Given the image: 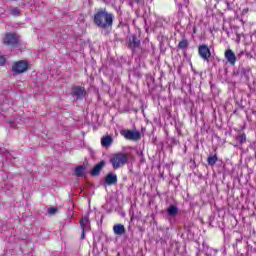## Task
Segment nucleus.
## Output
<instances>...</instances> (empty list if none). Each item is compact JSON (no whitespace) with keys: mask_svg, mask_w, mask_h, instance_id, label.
<instances>
[{"mask_svg":"<svg viewBox=\"0 0 256 256\" xmlns=\"http://www.w3.org/2000/svg\"><path fill=\"white\" fill-rule=\"evenodd\" d=\"M245 55H246L247 59H252L253 58V55H251L250 52H245Z\"/></svg>","mask_w":256,"mask_h":256,"instance_id":"nucleus-25","label":"nucleus"},{"mask_svg":"<svg viewBox=\"0 0 256 256\" xmlns=\"http://www.w3.org/2000/svg\"><path fill=\"white\" fill-rule=\"evenodd\" d=\"M121 135L128 141H139L141 139V132L133 130H122Z\"/></svg>","mask_w":256,"mask_h":256,"instance_id":"nucleus-4","label":"nucleus"},{"mask_svg":"<svg viewBox=\"0 0 256 256\" xmlns=\"http://www.w3.org/2000/svg\"><path fill=\"white\" fill-rule=\"evenodd\" d=\"M4 43L11 47L19 46V36L15 33H8L4 38Z\"/></svg>","mask_w":256,"mask_h":256,"instance_id":"nucleus-6","label":"nucleus"},{"mask_svg":"<svg viewBox=\"0 0 256 256\" xmlns=\"http://www.w3.org/2000/svg\"><path fill=\"white\" fill-rule=\"evenodd\" d=\"M5 63H7V60L5 59V57L0 56V66L5 65Z\"/></svg>","mask_w":256,"mask_h":256,"instance_id":"nucleus-24","label":"nucleus"},{"mask_svg":"<svg viewBox=\"0 0 256 256\" xmlns=\"http://www.w3.org/2000/svg\"><path fill=\"white\" fill-rule=\"evenodd\" d=\"M255 157H256V150H255Z\"/></svg>","mask_w":256,"mask_h":256,"instance_id":"nucleus-36","label":"nucleus"},{"mask_svg":"<svg viewBox=\"0 0 256 256\" xmlns=\"http://www.w3.org/2000/svg\"><path fill=\"white\" fill-rule=\"evenodd\" d=\"M72 94L75 99H83V97L87 95V91H85V88L81 86H76L72 89Z\"/></svg>","mask_w":256,"mask_h":256,"instance_id":"nucleus-10","label":"nucleus"},{"mask_svg":"<svg viewBox=\"0 0 256 256\" xmlns=\"http://www.w3.org/2000/svg\"><path fill=\"white\" fill-rule=\"evenodd\" d=\"M104 167L105 161L102 160L92 168V170L90 171V175L92 177H98V175H101V171H103Z\"/></svg>","mask_w":256,"mask_h":256,"instance_id":"nucleus-11","label":"nucleus"},{"mask_svg":"<svg viewBox=\"0 0 256 256\" xmlns=\"http://www.w3.org/2000/svg\"><path fill=\"white\" fill-rule=\"evenodd\" d=\"M198 55L203 61H209V59H211V49H209L207 44H202L198 46Z\"/></svg>","mask_w":256,"mask_h":256,"instance_id":"nucleus-5","label":"nucleus"},{"mask_svg":"<svg viewBox=\"0 0 256 256\" xmlns=\"http://www.w3.org/2000/svg\"><path fill=\"white\" fill-rule=\"evenodd\" d=\"M27 69H29V63L24 60L14 62L12 65V73H14V75H21V73H25Z\"/></svg>","mask_w":256,"mask_h":256,"instance_id":"nucleus-3","label":"nucleus"},{"mask_svg":"<svg viewBox=\"0 0 256 256\" xmlns=\"http://www.w3.org/2000/svg\"><path fill=\"white\" fill-rule=\"evenodd\" d=\"M85 231H86V230H82V234H81V236H80V239H82V240L85 239Z\"/></svg>","mask_w":256,"mask_h":256,"instance_id":"nucleus-27","label":"nucleus"},{"mask_svg":"<svg viewBox=\"0 0 256 256\" xmlns=\"http://www.w3.org/2000/svg\"><path fill=\"white\" fill-rule=\"evenodd\" d=\"M101 221H103V216H102V218H101Z\"/></svg>","mask_w":256,"mask_h":256,"instance_id":"nucleus-35","label":"nucleus"},{"mask_svg":"<svg viewBox=\"0 0 256 256\" xmlns=\"http://www.w3.org/2000/svg\"><path fill=\"white\" fill-rule=\"evenodd\" d=\"M8 11L13 17H19V15H21V11L19 10V8L10 7L8 8Z\"/></svg>","mask_w":256,"mask_h":256,"instance_id":"nucleus-21","label":"nucleus"},{"mask_svg":"<svg viewBox=\"0 0 256 256\" xmlns=\"http://www.w3.org/2000/svg\"><path fill=\"white\" fill-rule=\"evenodd\" d=\"M117 183V174L108 173L105 177V185H116Z\"/></svg>","mask_w":256,"mask_h":256,"instance_id":"nucleus-14","label":"nucleus"},{"mask_svg":"<svg viewBox=\"0 0 256 256\" xmlns=\"http://www.w3.org/2000/svg\"><path fill=\"white\" fill-rule=\"evenodd\" d=\"M226 5H227L228 9H230L231 4L229 2H227Z\"/></svg>","mask_w":256,"mask_h":256,"instance_id":"nucleus-32","label":"nucleus"},{"mask_svg":"<svg viewBox=\"0 0 256 256\" xmlns=\"http://www.w3.org/2000/svg\"><path fill=\"white\" fill-rule=\"evenodd\" d=\"M217 161H219V157H217V154L210 155L207 158V163L210 167H213L215 163H217Z\"/></svg>","mask_w":256,"mask_h":256,"instance_id":"nucleus-20","label":"nucleus"},{"mask_svg":"<svg viewBox=\"0 0 256 256\" xmlns=\"http://www.w3.org/2000/svg\"><path fill=\"white\" fill-rule=\"evenodd\" d=\"M178 49H181L182 51H187V49H189V40H187L186 37H183L178 43Z\"/></svg>","mask_w":256,"mask_h":256,"instance_id":"nucleus-18","label":"nucleus"},{"mask_svg":"<svg viewBox=\"0 0 256 256\" xmlns=\"http://www.w3.org/2000/svg\"><path fill=\"white\" fill-rule=\"evenodd\" d=\"M59 212V209L55 208V207H51L48 209L47 213L48 215H55L56 213Z\"/></svg>","mask_w":256,"mask_h":256,"instance_id":"nucleus-23","label":"nucleus"},{"mask_svg":"<svg viewBox=\"0 0 256 256\" xmlns=\"http://www.w3.org/2000/svg\"><path fill=\"white\" fill-rule=\"evenodd\" d=\"M171 143H172V145H177V143H179V141H177V139H175V138H172Z\"/></svg>","mask_w":256,"mask_h":256,"instance_id":"nucleus-26","label":"nucleus"},{"mask_svg":"<svg viewBox=\"0 0 256 256\" xmlns=\"http://www.w3.org/2000/svg\"><path fill=\"white\" fill-rule=\"evenodd\" d=\"M236 41H237V43H239L241 41V36L239 34H237Z\"/></svg>","mask_w":256,"mask_h":256,"instance_id":"nucleus-29","label":"nucleus"},{"mask_svg":"<svg viewBox=\"0 0 256 256\" xmlns=\"http://www.w3.org/2000/svg\"><path fill=\"white\" fill-rule=\"evenodd\" d=\"M248 121H251V119H250V118H248Z\"/></svg>","mask_w":256,"mask_h":256,"instance_id":"nucleus-34","label":"nucleus"},{"mask_svg":"<svg viewBox=\"0 0 256 256\" xmlns=\"http://www.w3.org/2000/svg\"><path fill=\"white\" fill-rule=\"evenodd\" d=\"M115 16L112 13L107 12V9H99L93 18L94 25L98 29H102V35H110L113 29V20Z\"/></svg>","mask_w":256,"mask_h":256,"instance_id":"nucleus-1","label":"nucleus"},{"mask_svg":"<svg viewBox=\"0 0 256 256\" xmlns=\"http://www.w3.org/2000/svg\"><path fill=\"white\" fill-rule=\"evenodd\" d=\"M80 227H81L82 231H91V221H89V214H86L80 220Z\"/></svg>","mask_w":256,"mask_h":256,"instance_id":"nucleus-12","label":"nucleus"},{"mask_svg":"<svg viewBox=\"0 0 256 256\" xmlns=\"http://www.w3.org/2000/svg\"><path fill=\"white\" fill-rule=\"evenodd\" d=\"M167 213L170 217H175L176 215L179 214V208H177V206L175 205H170L167 208Z\"/></svg>","mask_w":256,"mask_h":256,"instance_id":"nucleus-19","label":"nucleus"},{"mask_svg":"<svg viewBox=\"0 0 256 256\" xmlns=\"http://www.w3.org/2000/svg\"><path fill=\"white\" fill-rule=\"evenodd\" d=\"M123 25V23L120 22L119 26Z\"/></svg>","mask_w":256,"mask_h":256,"instance_id":"nucleus-33","label":"nucleus"},{"mask_svg":"<svg viewBox=\"0 0 256 256\" xmlns=\"http://www.w3.org/2000/svg\"><path fill=\"white\" fill-rule=\"evenodd\" d=\"M129 161V156L123 152L115 154L111 159L110 163L114 169H119V167L125 165Z\"/></svg>","mask_w":256,"mask_h":256,"instance_id":"nucleus-2","label":"nucleus"},{"mask_svg":"<svg viewBox=\"0 0 256 256\" xmlns=\"http://www.w3.org/2000/svg\"><path fill=\"white\" fill-rule=\"evenodd\" d=\"M224 57L226 61L232 65L235 66V63H237V56L235 55V52L231 49H227L224 53Z\"/></svg>","mask_w":256,"mask_h":256,"instance_id":"nucleus-8","label":"nucleus"},{"mask_svg":"<svg viewBox=\"0 0 256 256\" xmlns=\"http://www.w3.org/2000/svg\"><path fill=\"white\" fill-rule=\"evenodd\" d=\"M235 75L241 77V79H245V81L249 80V75H251V68L250 67H239L238 70L235 72Z\"/></svg>","mask_w":256,"mask_h":256,"instance_id":"nucleus-7","label":"nucleus"},{"mask_svg":"<svg viewBox=\"0 0 256 256\" xmlns=\"http://www.w3.org/2000/svg\"><path fill=\"white\" fill-rule=\"evenodd\" d=\"M112 144H113V137L108 135V136H103L101 138L102 147H111Z\"/></svg>","mask_w":256,"mask_h":256,"instance_id":"nucleus-17","label":"nucleus"},{"mask_svg":"<svg viewBox=\"0 0 256 256\" xmlns=\"http://www.w3.org/2000/svg\"><path fill=\"white\" fill-rule=\"evenodd\" d=\"M113 231L115 235H125V226L123 224H116L113 226Z\"/></svg>","mask_w":256,"mask_h":256,"instance_id":"nucleus-16","label":"nucleus"},{"mask_svg":"<svg viewBox=\"0 0 256 256\" xmlns=\"http://www.w3.org/2000/svg\"><path fill=\"white\" fill-rule=\"evenodd\" d=\"M183 2V5H187L189 3V0H181Z\"/></svg>","mask_w":256,"mask_h":256,"instance_id":"nucleus-30","label":"nucleus"},{"mask_svg":"<svg viewBox=\"0 0 256 256\" xmlns=\"http://www.w3.org/2000/svg\"><path fill=\"white\" fill-rule=\"evenodd\" d=\"M237 140L239 141L240 145L247 142V135L245 133H241L238 135Z\"/></svg>","mask_w":256,"mask_h":256,"instance_id":"nucleus-22","label":"nucleus"},{"mask_svg":"<svg viewBox=\"0 0 256 256\" xmlns=\"http://www.w3.org/2000/svg\"><path fill=\"white\" fill-rule=\"evenodd\" d=\"M213 219H215V216H211V217H210V223L213 222Z\"/></svg>","mask_w":256,"mask_h":256,"instance_id":"nucleus-31","label":"nucleus"},{"mask_svg":"<svg viewBox=\"0 0 256 256\" xmlns=\"http://www.w3.org/2000/svg\"><path fill=\"white\" fill-rule=\"evenodd\" d=\"M242 55H245V51H240L237 55L238 58H240Z\"/></svg>","mask_w":256,"mask_h":256,"instance_id":"nucleus-28","label":"nucleus"},{"mask_svg":"<svg viewBox=\"0 0 256 256\" xmlns=\"http://www.w3.org/2000/svg\"><path fill=\"white\" fill-rule=\"evenodd\" d=\"M86 171H87V166L79 165L75 168L74 175H76V177H83V175H85Z\"/></svg>","mask_w":256,"mask_h":256,"instance_id":"nucleus-15","label":"nucleus"},{"mask_svg":"<svg viewBox=\"0 0 256 256\" xmlns=\"http://www.w3.org/2000/svg\"><path fill=\"white\" fill-rule=\"evenodd\" d=\"M242 244H243V234H238L235 238V242L232 244L234 251H236L238 255H243V253H241V250H239V245H242Z\"/></svg>","mask_w":256,"mask_h":256,"instance_id":"nucleus-13","label":"nucleus"},{"mask_svg":"<svg viewBox=\"0 0 256 256\" xmlns=\"http://www.w3.org/2000/svg\"><path fill=\"white\" fill-rule=\"evenodd\" d=\"M139 47H141V40L139 39V37H137V35H132L128 41V48L139 49Z\"/></svg>","mask_w":256,"mask_h":256,"instance_id":"nucleus-9","label":"nucleus"}]
</instances>
